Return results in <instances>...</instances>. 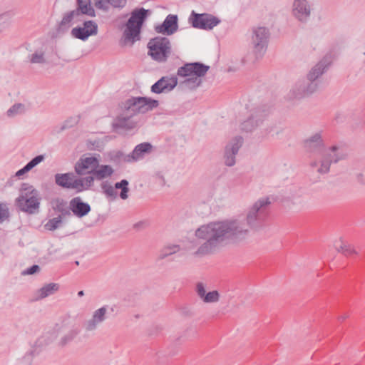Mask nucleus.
Wrapping results in <instances>:
<instances>
[{"instance_id": "f257e3e1", "label": "nucleus", "mask_w": 365, "mask_h": 365, "mask_svg": "<svg viewBox=\"0 0 365 365\" xmlns=\"http://www.w3.org/2000/svg\"><path fill=\"white\" fill-rule=\"evenodd\" d=\"M270 204L269 197H261L247 210L245 220L230 219L201 225L195 232L196 244L200 245L195 255H210L220 246L245 240L250 235L249 227L253 230L262 227Z\"/></svg>"}, {"instance_id": "f03ea898", "label": "nucleus", "mask_w": 365, "mask_h": 365, "mask_svg": "<svg viewBox=\"0 0 365 365\" xmlns=\"http://www.w3.org/2000/svg\"><path fill=\"white\" fill-rule=\"evenodd\" d=\"M347 154L340 147L334 145L327 148L310 162V167L320 175L327 174L331 165L346 158Z\"/></svg>"}, {"instance_id": "7ed1b4c3", "label": "nucleus", "mask_w": 365, "mask_h": 365, "mask_svg": "<svg viewBox=\"0 0 365 365\" xmlns=\"http://www.w3.org/2000/svg\"><path fill=\"white\" fill-rule=\"evenodd\" d=\"M159 106L157 100L147 97H131L120 105L122 112L134 117L138 114H144Z\"/></svg>"}, {"instance_id": "20e7f679", "label": "nucleus", "mask_w": 365, "mask_h": 365, "mask_svg": "<svg viewBox=\"0 0 365 365\" xmlns=\"http://www.w3.org/2000/svg\"><path fill=\"white\" fill-rule=\"evenodd\" d=\"M149 10L143 8L135 10L132 12L131 16L126 24V28L123 32L124 44L134 43L140 40V32L141 26L147 18Z\"/></svg>"}, {"instance_id": "39448f33", "label": "nucleus", "mask_w": 365, "mask_h": 365, "mask_svg": "<svg viewBox=\"0 0 365 365\" xmlns=\"http://www.w3.org/2000/svg\"><path fill=\"white\" fill-rule=\"evenodd\" d=\"M148 55L160 63L165 62L171 53V44L166 37L157 36L148 43Z\"/></svg>"}, {"instance_id": "423d86ee", "label": "nucleus", "mask_w": 365, "mask_h": 365, "mask_svg": "<svg viewBox=\"0 0 365 365\" xmlns=\"http://www.w3.org/2000/svg\"><path fill=\"white\" fill-rule=\"evenodd\" d=\"M269 38L268 29L263 26L252 29L250 46L256 58H262L265 53Z\"/></svg>"}, {"instance_id": "0eeeda50", "label": "nucleus", "mask_w": 365, "mask_h": 365, "mask_svg": "<svg viewBox=\"0 0 365 365\" xmlns=\"http://www.w3.org/2000/svg\"><path fill=\"white\" fill-rule=\"evenodd\" d=\"M269 113V109L266 106L252 108L249 117L241 123V130L247 133L254 131L263 123Z\"/></svg>"}, {"instance_id": "6e6552de", "label": "nucleus", "mask_w": 365, "mask_h": 365, "mask_svg": "<svg viewBox=\"0 0 365 365\" xmlns=\"http://www.w3.org/2000/svg\"><path fill=\"white\" fill-rule=\"evenodd\" d=\"M189 22L194 28L203 30H211L217 26L221 21L219 18L210 14H197L192 11L189 17Z\"/></svg>"}, {"instance_id": "1a4fd4ad", "label": "nucleus", "mask_w": 365, "mask_h": 365, "mask_svg": "<svg viewBox=\"0 0 365 365\" xmlns=\"http://www.w3.org/2000/svg\"><path fill=\"white\" fill-rule=\"evenodd\" d=\"M314 87L313 83H309L304 78L300 79L290 88L286 98L288 101L301 100L315 93Z\"/></svg>"}, {"instance_id": "9d476101", "label": "nucleus", "mask_w": 365, "mask_h": 365, "mask_svg": "<svg viewBox=\"0 0 365 365\" xmlns=\"http://www.w3.org/2000/svg\"><path fill=\"white\" fill-rule=\"evenodd\" d=\"M244 139L242 137L237 135L232 138L225 145L223 161L226 166L232 167L236 163V155L240 148L242 146Z\"/></svg>"}, {"instance_id": "9b49d317", "label": "nucleus", "mask_w": 365, "mask_h": 365, "mask_svg": "<svg viewBox=\"0 0 365 365\" xmlns=\"http://www.w3.org/2000/svg\"><path fill=\"white\" fill-rule=\"evenodd\" d=\"M40 194L32 186L24 184V212L36 214L39 212Z\"/></svg>"}, {"instance_id": "f8f14e48", "label": "nucleus", "mask_w": 365, "mask_h": 365, "mask_svg": "<svg viewBox=\"0 0 365 365\" xmlns=\"http://www.w3.org/2000/svg\"><path fill=\"white\" fill-rule=\"evenodd\" d=\"M210 66L200 62L187 63L178 69L177 74L180 77H197L201 78L209 71Z\"/></svg>"}, {"instance_id": "ddd939ff", "label": "nucleus", "mask_w": 365, "mask_h": 365, "mask_svg": "<svg viewBox=\"0 0 365 365\" xmlns=\"http://www.w3.org/2000/svg\"><path fill=\"white\" fill-rule=\"evenodd\" d=\"M99 160L96 155H82L75 165V171L79 175L93 174L98 168Z\"/></svg>"}, {"instance_id": "4468645a", "label": "nucleus", "mask_w": 365, "mask_h": 365, "mask_svg": "<svg viewBox=\"0 0 365 365\" xmlns=\"http://www.w3.org/2000/svg\"><path fill=\"white\" fill-rule=\"evenodd\" d=\"M330 63L329 58L326 56L312 67L307 73L304 79L309 83H313L315 86L314 89L316 91H317L319 87L317 80L327 71Z\"/></svg>"}, {"instance_id": "2eb2a0df", "label": "nucleus", "mask_w": 365, "mask_h": 365, "mask_svg": "<svg viewBox=\"0 0 365 365\" xmlns=\"http://www.w3.org/2000/svg\"><path fill=\"white\" fill-rule=\"evenodd\" d=\"M57 333L54 330L48 331L44 333L41 337H39L34 344H31V347L34 348L31 351H29L26 356L27 360V365L32 364L33 357L38 353V349L48 346L53 342L57 338Z\"/></svg>"}, {"instance_id": "dca6fc26", "label": "nucleus", "mask_w": 365, "mask_h": 365, "mask_svg": "<svg viewBox=\"0 0 365 365\" xmlns=\"http://www.w3.org/2000/svg\"><path fill=\"white\" fill-rule=\"evenodd\" d=\"M311 11V5L307 0H294L292 4V15L302 23H307L309 21Z\"/></svg>"}, {"instance_id": "f3484780", "label": "nucleus", "mask_w": 365, "mask_h": 365, "mask_svg": "<svg viewBox=\"0 0 365 365\" xmlns=\"http://www.w3.org/2000/svg\"><path fill=\"white\" fill-rule=\"evenodd\" d=\"M98 25L93 21H86L83 27H75L71 30V34L75 38L86 41L91 36L96 35Z\"/></svg>"}, {"instance_id": "a211bd4d", "label": "nucleus", "mask_w": 365, "mask_h": 365, "mask_svg": "<svg viewBox=\"0 0 365 365\" xmlns=\"http://www.w3.org/2000/svg\"><path fill=\"white\" fill-rule=\"evenodd\" d=\"M178 83L176 77L163 76L151 86L150 91L156 94L168 93L173 91Z\"/></svg>"}, {"instance_id": "6ab92c4d", "label": "nucleus", "mask_w": 365, "mask_h": 365, "mask_svg": "<svg viewBox=\"0 0 365 365\" xmlns=\"http://www.w3.org/2000/svg\"><path fill=\"white\" fill-rule=\"evenodd\" d=\"M304 148L307 153L319 154L323 152L325 148L321 133H316L304 141Z\"/></svg>"}, {"instance_id": "aec40b11", "label": "nucleus", "mask_w": 365, "mask_h": 365, "mask_svg": "<svg viewBox=\"0 0 365 365\" xmlns=\"http://www.w3.org/2000/svg\"><path fill=\"white\" fill-rule=\"evenodd\" d=\"M108 306H103L93 312L92 317L84 324V328L87 331H92L97 329L99 324L106 319Z\"/></svg>"}, {"instance_id": "412c9836", "label": "nucleus", "mask_w": 365, "mask_h": 365, "mask_svg": "<svg viewBox=\"0 0 365 365\" xmlns=\"http://www.w3.org/2000/svg\"><path fill=\"white\" fill-rule=\"evenodd\" d=\"M178 29V16L174 14L168 15L162 24L155 26L157 33L168 36L175 33Z\"/></svg>"}, {"instance_id": "4be33fe9", "label": "nucleus", "mask_w": 365, "mask_h": 365, "mask_svg": "<svg viewBox=\"0 0 365 365\" xmlns=\"http://www.w3.org/2000/svg\"><path fill=\"white\" fill-rule=\"evenodd\" d=\"M69 208L71 212L79 218L85 217L91 211L90 205L84 202L80 197H75L71 200Z\"/></svg>"}, {"instance_id": "5701e85b", "label": "nucleus", "mask_w": 365, "mask_h": 365, "mask_svg": "<svg viewBox=\"0 0 365 365\" xmlns=\"http://www.w3.org/2000/svg\"><path fill=\"white\" fill-rule=\"evenodd\" d=\"M136 124L137 123L134 120L133 117L120 110L113 123V127L115 129L131 130L136 126Z\"/></svg>"}, {"instance_id": "b1692460", "label": "nucleus", "mask_w": 365, "mask_h": 365, "mask_svg": "<svg viewBox=\"0 0 365 365\" xmlns=\"http://www.w3.org/2000/svg\"><path fill=\"white\" fill-rule=\"evenodd\" d=\"M152 148L150 143H142L137 145L132 153L127 156V161L133 162L143 159L145 155L151 152Z\"/></svg>"}, {"instance_id": "393cba45", "label": "nucleus", "mask_w": 365, "mask_h": 365, "mask_svg": "<svg viewBox=\"0 0 365 365\" xmlns=\"http://www.w3.org/2000/svg\"><path fill=\"white\" fill-rule=\"evenodd\" d=\"M60 285L58 283H48L38 289L34 295L33 300L38 301L54 294L58 291Z\"/></svg>"}, {"instance_id": "a878e982", "label": "nucleus", "mask_w": 365, "mask_h": 365, "mask_svg": "<svg viewBox=\"0 0 365 365\" xmlns=\"http://www.w3.org/2000/svg\"><path fill=\"white\" fill-rule=\"evenodd\" d=\"M94 182V177L92 175L85 178H76L73 182V189L77 192H82L88 190Z\"/></svg>"}, {"instance_id": "bb28decb", "label": "nucleus", "mask_w": 365, "mask_h": 365, "mask_svg": "<svg viewBox=\"0 0 365 365\" xmlns=\"http://www.w3.org/2000/svg\"><path fill=\"white\" fill-rule=\"evenodd\" d=\"M95 6L103 11H108L109 6L115 8H123L125 6L127 0H93Z\"/></svg>"}, {"instance_id": "cd10ccee", "label": "nucleus", "mask_w": 365, "mask_h": 365, "mask_svg": "<svg viewBox=\"0 0 365 365\" xmlns=\"http://www.w3.org/2000/svg\"><path fill=\"white\" fill-rule=\"evenodd\" d=\"M74 181V174L67 173L64 174H56L55 175L56 183L64 188L73 189V182Z\"/></svg>"}, {"instance_id": "c85d7f7f", "label": "nucleus", "mask_w": 365, "mask_h": 365, "mask_svg": "<svg viewBox=\"0 0 365 365\" xmlns=\"http://www.w3.org/2000/svg\"><path fill=\"white\" fill-rule=\"evenodd\" d=\"M51 207L53 210L60 213L61 217L71 216V212L69 207L67 206V202L61 198H56L51 202Z\"/></svg>"}, {"instance_id": "c756f323", "label": "nucleus", "mask_w": 365, "mask_h": 365, "mask_svg": "<svg viewBox=\"0 0 365 365\" xmlns=\"http://www.w3.org/2000/svg\"><path fill=\"white\" fill-rule=\"evenodd\" d=\"M79 333V328L75 327H72L60 338L58 341V346L61 348L66 346L76 339Z\"/></svg>"}, {"instance_id": "7c9ffc66", "label": "nucleus", "mask_w": 365, "mask_h": 365, "mask_svg": "<svg viewBox=\"0 0 365 365\" xmlns=\"http://www.w3.org/2000/svg\"><path fill=\"white\" fill-rule=\"evenodd\" d=\"M114 172V170L110 165H101L98 164V168L94 170L93 174V177H94V180H102L105 178L110 177Z\"/></svg>"}, {"instance_id": "2f4dec72", "label": "nucleus", "mask_w": 365, "mask_h": 365, "mask_svg": "<svg viewBox=\"0 0 365 365\" xmlns=\"http://www.w3.org/2000/svg\"><path fill=\"white\" fill-rule=\"evenodd\" d=\"M202 82V79L197 77H186L184 81L179 83L178 88L182 91H191L199 87Z\"/></svg>"}, {"instance_id": "473e14b6", "label": "nucleus", "mask_w": 365, "mask_h": 365, "mask_svg": "<svg viewBox=\"0 0 365 365\" xmlns=\"http://www.w3.org/2000/svg\"><path fill=\"white\" fill-rule=\"evenodd\" d=\"M101 188L102 189L103 193L108 200L113 201L117 199L118 192L115 190L114 186H113L109 182H102L101 184Z\"/></svg>"}, {"instance_id": "72a5a7b5", "label": "nucleus", "mask_w": 365, "mask_h": 365, "mask_svg": "<svg viewBox=\"0 0 365 365\" xmlns=\"http://www.w3.org/2000/svg\"><path fill=\"white\" fill-rule=\"evenodd\" d=\"M78 8L76 10H78V14H86L90 16L95 15V11L91 5V0H77Z\"/></svg>"}, {"instance_id": "f704fd0d", "label": "nucleus", "mask_w": 365, "mask_h": 365, "mask_svg": "<svg viewBox=\"0 0 365 365\" xmlns=\"http://www.w3.org/2000/svg\"><path fill=\"white\" fill-rule=\"evenodd\" d=\"M78 15V10H73L65 14L59 24V30L64 31L68 29L71 26L73 19Z\"/></svg>"}, {"instance_id": "c9c22d12", "label": "nucleus", "mask_w": 365, "mask_h": 365, "mask_svg": "<svg viewBox=\"0 0 365 365\" xmlns=\"http://www.w3.org/2000/svg\"><path fill=\"white\" fill-rule=\"evenodd\" d=\"M308 207V200L305 197L297 196L294 197L292 200V207L290 208L297 212L307 209Z\"/></svg>"}, {"instance_id": "e433bc0d", "label": "nucleus", "mask_w": 365, "mask_h": 365, "mask_svg": "<svg viewBox=\"0 0 365 365\" xmlns=\"http://www.w3.org/2000/svg\"><path fill=\"white\" fill-rule=\"evenodd\" d=\"M334 246L339 252H341L344 255L357 254L356 250L354 248L353 246L349 244L344 243L341 240L336 242Z\"/></svg>"}, {"instance_id": "4c0bfd02", "label": "nucleus", "mask_w": 365, "mask_h": 365, "mask_svg": "<svg viewBox=\"0 0 365 365\" xmlns=\"http://www.w3.org/2000/svg\"><path fill=\"white\" fill-rule=\"evenodd\" d=\"M129 182L127 180H122L120 182H117L114 185V188L115 190H120L119 196L122 200H126L128 197V192H129Z\"/></svg>"}, {"instance_id": "58836bf2", "label": "nucleus", "mask_w": 365, "mask_h": 365, "mask_svg": "<svg viewBox=\"0 0 365 365\" xmlns=\"http://www.w3.org/2000/svg\"><path fill=\"white\" fill-rule=\"evenodd\" d=\"M180 250L178 245H169L164 247L159 252L158 259H163L178 252Z\"/></svg>"}, {"instance_id": "ea45409f", "label": "nucleus", "mask_w": 365, "mask_h": 365, "mask_svg": "<svg viewBox=\"0 0 365 365\" xmlns=\"http://www.w3.org/2000/svg\"><path fill=\"white\" fill-rule=\"evenodd\" d=\"M63 223L61 215H58L56 217L48 220V221L44 225L46 230L49 231H54L59 228Z\"/></svg>"}, {"instance_id": "a19ab883", "label": "nucleus", "mask_w": 365, "mask_h": 365, "mask_svg": "<svg viewBox=\"0 0 365 365\" xmlns=\"http://www.w3.org/2000/svg\"><path fill=\"white\" fill-rule=\"evenodd\" d=\"M29 61L31 63L37 64H45L47 62L44 52L41 51H37L31 54L29 57Z\"/></svg>"}, {"instance_id": "79ce46f5", "label": "nucleus", "mask_w": 365, "mask_h": 365, "mask_svg": "<svg viewBox=\"0 0 365 365\" xmlns=\"http://www.w3.org/2000/svg\"><path fill=\"white\" fill-rule=\"evenodd\" d=\"M45 159L44 155H39L34 158L30 162L24 165V173L29 172L37 165L43 162Z\"/></svg>"}, {"instance_id": "37998d69", "label": "nucleus", "mask_w": 365, "mask_h": 365, "mask_svg": "<svg viewBox=\"0 0 365 365\" xmlns=\"http://www.w3.org/2000/svg\"><path fill=\"white\" fill-rule=\"evenodd\" d=\"M283 129L275 124L267 125L264 129L265 135H270L272 137L277 136L282 133Z\"/></svg>"}, {"instance_id": "c03bdc74", "label": "nucleus", "mask_w": 365, "mask_h": 365, "mask_svg": "<svg viewBox=\"0 0 365 365\" xmlns=\"http://www.w3.org/2000/svg\"><path fill=\"white\" fill-rule=\"evenodd\" d=\"M22 111H23L22 104L20 103H15L6 111V115L9 118H14L17 115L21 114Z\"/></svg>"}, {"instance_id": "a18cd8bd", "label": "nucleus", "mask_w": 365, "mask_h": 365, "mask_svg": "<svg viewBox=\"0 0 365 365\" xmlns=\"http://www.w3.org/2000/svg\"><path fill=\"white\" fill-rule=\"evenodd\" d=\"M219 299H220L219 292L216 290H214V291L207 292L205 295L202 301L205 303H214V302H218Z\"/></svg>"}, {"instance_id": "49530a36", "label": "nucleus", "mask_w": 365, "mask_h": 365, "mask_svg": "<svg viewBox=\"0 0 365 365\" xmlns=\"http://www.w3.org/2000/svg\"><path fill=\"white\" fill-rule=\"evenodd\" d=\"M9 217V211L7 205L0 202V223H3Z\"/></svg>"}, {"instance_id": "de8ad7c7", "label": "nucleus", "mask_w": 365, "mask_h": 365, "mask_svg": "<svg viewBox=\"0 0 365 365\" xmlns=\"http://www.w3.org/2000/svg\"><path fill=\"white\" fill-rule=\"evenodd\" d=\"M10 24V16L9 14L0 15V32L5 29Z\"/></svg>"}, {"instance_id": "09e8293b", "label": "nucleus", "mask_w": 365, "mask_h": 365, "mask_svg": "<svg viewBox=\"0 0 365 365\" xmlns=\"http://www.w3.org/2000/svg\"><path fill=\"white\" fill-rule=\"evenodd\" d=\"M23 176V168L19 170L16 174L11 176L9 180L6 182L7 186H14L15 185V182L18 180L17 178H20Z\"/></svg>"}, {"instance_id": "8fccbe9b", "label": "nucleus", "mask_w": 365, "mask_h": 365, "mask_svg": "<svg viewBox=\"0 0 365 365\" xmlns=\"http://www.w3.org/2000/svg\"><path fill=\"white\" fill-rule=\"evenodd\" d=\"M22 187H23V183L21 182L20 183V188H19L20 194H19V197L16 200V206H17L18 209L20 211H23V192H22Z\"/></svg>"}, {"instance_id": "3c124183", "label": "nucleus", "mask_w": 365, "mask_h": 365, "mask_svg": "<svg viewBox=\"0 0 365 365\" xmlns=\"http://www.w3.org/2000/svg\"><path fill=\"white\" fill-rule=\"evenodd\" d=\"M196 292L198 297L202 300L205 295L207 294L204 284L201 282H199L196 285Z\"/></svg>"}, {"instance_id": "603ef678", "label": "nucleus", "mask_w": 365, "mask_h": 365, "mask_svg": "<svg viewBox=\"0 0 365 365\" xmlns=\"http://www.w3.org/2000/svg\"><path fill=\"white\" fill-rule=\"evenodd\" d=\"M156 182L160 185V186H165L166 184V181L165 179V176L163 174L162 172H158L155 173V175Z\"/></svg>"}, {"instance_id": "864d4df0", "label": "nucleus", "mask_w": 365, "mask_h": 365, "mask_svg": "<svg viewBox=\"0 0 365 365\" xmlns=\"http://www.w3.org/2000/svg\"><path fill=\"white\" fill-rule=\"evenodd\" d=\"M40 267L37 264H34L31 266L30 268L26 269L24 270V275H32L36 273H38L40 271Z\"/></svg>"}, {"instance_id": "5fc2aeb1", "label": "nucleus", "mask_w": 365, "mask_h": 365, "mask_svg": "<svg viewBox=\"0 0 365 365\" xmlns=\"http://www.w3.org/2000/svg\"><path fill=\"white\" fill-rule=\"evenodd\" d=\"M357 180L361 184H365V176L363 173H359L356 176Z\"/></svg>"}, {"instance_id": "6e6d98bb", "label": "nucleus", "mask_w": 365, "mask_h": 365, "mask_svg": "<svg viewBox=\"0 0 365 365\" xmlns=\"http://www.w3.org/2000/svg\"><path fill=\"white\" fill-rule=\"evenodd\" d=\"M77 121H78V120L76 118H71V119L66 120L65 123V125L63 126V128L68 127V126H72V124H70V125H68V124L71 122L73 123H76Z\"/></svg>"}, {"instance_id": "4d7b16f0", "label": "nucleus", "mask_w": 365, "mask_h": 365, "mask_svg": "<svg viewBox=\"0 0 365 365\" xmlns=\"http://www.w3.org/2000/svg\"><path fill=\"white\" fill-rule=\"evenodd\" d=\"M146 225H147V222H140L138 223H136L135 225V227H138L146 226Z\"/></svg>"}, {"instance_id": "13d9d810", "label": "nucleus", "mask_w": 365, "mask_h": 365, "mask_svg": "<svg viewBox=\"0 0 365 365\" xmlns=\"http://www.w3.org/2000/svg\"><path fill=\"white\" fill-rule=\"evenodd\" d=\"M84 295V292L83 290H81L78 292V296L81 297Z\"/></svg>"}]
</instances>
